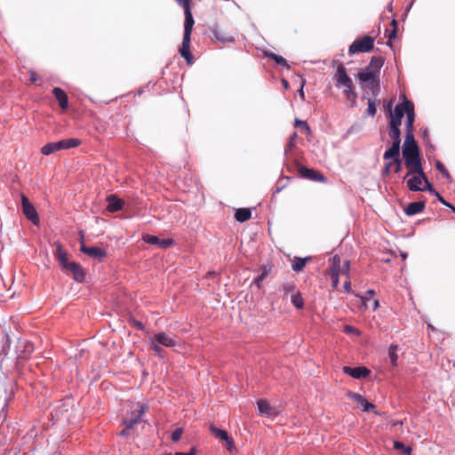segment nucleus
Segmentation results:
<instances>
[{"label":"nucleus","instance_id":"f257e3e1","mask_svg":"<svg viewBox=\"0 0 455 455\" xmlns=\"http://www.w3.org/2000/svg\"><path fill=\"white\" fill-rule=\"evenodd\" d=\"M406 168L408 169V172L404 175L403 180H406V185L409 190L412 192L424 191V188H422L420 185L424 182L427 175L422 164Z\"/></svg>","mask_w":455,"mask_h":455},{"label":"nucleus","instance_id":"f03ea898","mask_svg":"<svg viewBox=\"0 0 455 455\" xmlns=\"http://www.w3.org/2000/svg\"><path fill=\"white\" fill-rule=\"evenodd\" d=\"M80 144H81V141L78 139H75V138L61 140L60 141L50 142V143L45 144L41 148V153L44 156H49L57 151H60V150L76 148Z\"/></svg>","mask_w":455,"mask_h":455},{"label":"nucleus","instance_id":"7ed1b4c3","mask_svg":"<svg viewBox=\"0 0 455 455\" xmlns=\"http://www.w3.org/2000/svg\"><path fill=\"white\" fill-rule=\"evenodd\" d=\"M146 409L147 406L140 403L132 404L131 411H128V416L123 419V425L126 427V428H132L134 425L140 421Z\"/></svg>","mask_w":455,"mask_h":455},{"label":"nucleus","instance_id":"20e7f679","mask_svg":"<svg viewBox=\"0 0 455 455\" xmlns=\"http://www.w3.org/2000/svg\"><path fill=\"white\" fill-rule=\"evenodd\" d=\"M403 157L406 167L422 164L418 144L403 146Z\"/></svg>","mask_w":455,"mask_h":455},{"label":"nucleus","instance_id":"39448f33","mask_svg":"<svg viewBox=\"0 0 455 455\" xmlns=\"http://www.w3.org/2000/svg\"><path fill=\"white\" fill-rule=\"evenodd\" d=\"M374 47V37L364 36L356 39L348 48V53L353 55L358 52H369Z\"/></svg>","mask_w":455,"mask_h":455},{"label":"nucleus","instance_id":"423d86ee","mask_svg":"<svg viewBox=\"0 0 455 455\" xmlns=\"http://www.w3.org/2000/svg\"><path fill=\"white\" fill-rule=\"evenodd\" d=\"M388 135L392 140V146L385 151L384 160H389L392 156H397L400 153L401 132L400 129H388Z\"/></svg>","mask_w":455,"mask_h":455},{"label":"nucleus","instance_id":"0eeeda50","mask_svg":"<svg viewBox=\"0 0 455 455\" xmlns=\"http://www.w3.org/2000/svg\"><path fill=\"white\" fill-rule=\"evenodd\" d=\"M379 75L376 71L370 69L366 67L365 70L359 74V79L363 83H368L369 87L371 89L373 96L376 97L379 90Z\"/></svg>","mask_w":455,"mask_h":455},{"label":"nucleus","instance_id":"6e6552de","mask_svg":"<svg viewBox=\"0 0 455 455\" xmlns=\"http://www.w3.org/2000/svg\"><path fill=\"white\" fill-rule=\"evenodd\" d=\"M21 206L22 212L26 218L28 220H30L34 225H38L39 217L37 212L24 194H21Z\"/></svg>","mask_w":455,"mask_h":455},{"label":"nucleus","instance_id":"1a4fd4ad","mask_svg":"<svg viewBox=\"0 0 455 455\" xmlns=\"http://www.w3.org/2000/svg\"><path fill=\"white\" fill-rule=\"evenodd\" d=\"M343 372L355 379H361L368 377L371 373L370 370L366 367H343Z\"/></svg>","mask_w":455,"mask_h":455},{"label":"nucleus","instance_id":"9d476101","mask_svg":"<svg viewBox=\"0 0 455 455\" xmlns=\"http://www.w3.org/2000/svg\"><path fill=\"white\" fill-rule=\"evenodd\" d=\"M190 42L191 35H183L181 45L179 49V52L183 57L188 64L193 62V54L190 52Z\"/></svg>","mask_w":455,"mask_h":455},{"label":"nucleus","instance_id":"9b49d317","mask_svg":"<svg viewBox=\"0 0 455 455\" xmlns=\"http://www.w3.org/2000/svg\"><path fill=\"white\" fill-rule=\"evenodd\" d=\"M334 79L336 80V86L341 87L353 83L352 79L348 76L347 69L343 65L337 68Z\"/></svg>","mask_w":455,"mask_h":455},{"label":"nucleus","instance_id":"f8f14e48","mask_svg":"<svg viewBox=\"0 0 455 455\" xmlns=\"http://www.w3.org/2000/svg\"><path fill=\"white\" fill-rule=\"evenodd\" d=\"M152 339L165 347H175L177 345L175 339L164 331L156 333Z\"/></svg>","mask_w":455,"mask_h":455},{"label":"nucleus","instance_id":"ddd939ff","mask_svg":"<svg viewBox=\"0 0 455 455\" xmlns=\"http://www.w3.org/2000/svg\"><path fill=\"white\" fill-rule=\"evenodd\" d=\"M80 250L82 252L85 253L86 255L90 256L91 258L96 259L99 260H101L107 255L106 251H104L103 249H101L100 247H96V246L88 247L84 243H82Z\"/></svg>","mask_w":455,"mask_h":455},{"label":"nucleus","instance_id":"4468645a","mask_svg":"<svg viewBox=\"0 0 455 455\" xmlns=\"http://www.w3.org/2000/svg\"><path fill=\"white\" fill-rule=\"evenodd\" d=\"M65 269L70 271L76 282L83 283L84 281L85 272L79 263L72 261Z\"/></svg>","mask_w":455,"mask_h":455},{"label":"nucleus","instance_id":"2eb2a0df","mask_svg":"<svg viewBox=\"0 0 455 455\" xmlns=\"http://www.w3.org/2000/svg\"><path fill=\"white\" fill-rule=\"evenodd\" d=\"M106 201L108 203L107 210L112 213L121 211L124 205V201L116 195L108 196Z\"/></svg>","mask_w":455,"mask_h":455},{"label":"nucleus","instance_id":"dca6fc26","mask_svg":"<svg viewBox=\"0 0 455 455\" xmlns=\"http://www.w3.org/2000/svg\"><path fill=\"white\" fill-rule=\"evenodd\" d=\"M331 265L328 269L329 275H339L344 274V265L341 266V259L338 254H335L330 259Z\"/></svg>","mask_w":455,"mask_h":455},{"label":"nucleus","instance_id":"f3484780","mask_svg":"<svg viewBox=\"0 0 455 455\" xmlns=\"http://www.w3.org/2000/svg\"><path fill=\"white\" fill-rule=\"evenodd\" d=\"M403 102L401 104H397L395 108V111L390 112V114H389L390 116H395V117L403 118L404 114L407 115V111H408L410 106L412 108H414V104L411 101L407 100L405 95H403Z\"/></svg>","mask_w":455,"mask_h":455},{"label":"nucleus","instance_id":"a211bd4d","mask_svg":"<svg viewBox=\"0 0 455 455\" xmlns=\"http://www.w3.org/2000/svg\"><path fill=\"white\" fill-rule=\"evenodd\" d=\"M299 172L302 177L307 178L311 180H314V181L324 182L326 180V178L321 172H316L313 169H309L307 167H301L299 169Z\"/></svg>","mask_w":455,"mask_h":455},{"label":"nucleus","instance_id":"6ab92c4d","mask_svg":"<svg viewBox=\"0 0 455 455\" xmlns=\"http://www.w3.org/2000/svg\"><path fill=\"white\" fill-rule=\"evenodd\" d=\"M259 412L266 417H275L277 416V411L270 406V404L265 400H259L257 403Z\"/></svg>","mask_w":455,"mask_h":455},{"label":"nucleus","instance_id":"aec40b11","mask_svg":"<svg viewBox=\"0 0 455 455\" xmlns=\"http://www.w3.org/2000/svg\"><path fill=\"white\" fill-rule=\"evenodd\" d=\"M192 5L187 7L184 10L185 20H184V34L183 35H191L193 30V26L195 24V20L192 15Z\"/></svg>","mask_w":455,"mask_h":455},{"label":"nucleus","instance_id":"412c9836","mask_svg":"<svg viewBox=\"0 0 455 455\" xmlns=\"http://www.w3.org/2000/svg\"><path fill=\"white\" fill-rule=\"evenodd\" d=\"M55 257L60 262V266L63 269H65L68 264H70L72 261L68 260V253L63 249L62 245L60 243H58L56 246V251H55Z\"/></svg>","mask_w":455,"mask_h":455},{"label":"nucleus","instance_id":"4be33fe9","mask_svg":"<svg viewBox=\"0 0 455 455\" xmlns=\"http://www.w3.org/2000/svg\"><path fill=\"white\" fill-rule=\"evenodd\" d=\"M52 93L58 100L60 107L62 109H67L68 107V98L67 93L61 88L59 87L53 88Z\"/></svg>","mask_w":455,"mask_h":455},{"label":"nucleus","instance_id":"5701e85b","mask_svg":"<svg viewBox=\"0 0 455 455\" xmlns=\"http://www.w3.org/2000/svg\"><path fill=\"white\" fill-rule=\"evenodd\" d=\"M425 205L423 201L410 203L404 209V212L407 216L416 215L424 210Z\"/></svg>","mask_w":455,"mask_h":455},{"label":"nucleus","instance_id":"b1692460","mask_svg":"<svg viewBox=\"0 0 455 455\" xmlns=\"http://www.w3.org/2000/svg\"><path fill=\"white\" fill-rule=\"evenodd\" d=\"M272 267V264L262 265L260 267V274L254 279L253 284H255L258 288H260L262 281L269 275Z\"/></svg>","mask_w":455,"mask_h":455},{"label":"nucleus","instance_id":"393cba45","mask_svg":"<svg viewBox=\"0 0 455 455\" xmlns=\"http://www.w3.org/2000/svg\"><path fill=\"white\" fill-rule=\"evenodd\" d=\"M251 217V212L248 208H239L235 213V218L239 222H244L250 220Z\"/></svg>","mask_w":455,"mask_h":455},{"label":"nucleus","instance_id":"a878e982","mask_svg":"<svg viewBox=\"0 0 455 455\" xmlns=\"http://www.w3.org/2000/svg\"><path fill=\"white\" fill-rule=\"evenodd\" d=\"M310 257H305V258H298L295 257L291 263V268L294 272H299L301 271L306 263L310 259Z\"/></svg>","mask_w":455,"mask_h":455},{"label":"nucleus","instance_id":"bb28decb","mask_svg":"<svg viewBox=\"0 0 455 455\" xmlns=\"http://www.w3.org/2000/svg\"><path fill=\"white\" fill-rule=\"evenodd\" d=\"M343 93L345 98L352 102V106L355 104L356 93L354 91L353 83L351 84L344 85Z\"/></svg>","mask_w":455,"mask_h":455},{"label":"nucleus","instance_id":"cd10ccee","mask_svg":"<svg viewBox=\"0 0 455 455\" xmlns=\"http://www.w3.org/2000/svg\"><path fill=\"white\" fill-rule=\"evenodd\" d=\"M265 55L268 59L274 60L276 64L282 66L283 68H285L287 69L290 68V66H289L286 59H284L283 56L277 55L274 52H266Z\"/></svg>","mask_w":455,"mask_h":455},{"label":"nucleus","instance_id":"c85d7f7f","mask_svg":"<svg viewBox=\"0 0 455 455\" xmlns=\"http://www.w3.org/2000/svg\"><path fill=\"white\" fill-rule=\"evenodd\" d=\"M414 121H415L414 108H412L410 106L409 109L407 111V115H406V123H405L406 132H408V131L413 132L414 131V128H413Z\"/></svg>","mask_w":455,"mask_h":455},{"label":"nucleus","instance_id":"c756f323","mask_svg":"<svg viewBox=\"0 0 455 455\" xmlns=\"http://www.w3.org/2000/svg\"><path fill=\"white\" fill-rule=\"evenodd\" d=\"M349 260L344 261V275H347V280L345 281L343 284L344 291L347 293H349L351 291V282H350V269H349Z\"/></svg>","mask_w":455,"mask_h":455},{"label":"nucleus","instance_id":"7c9ffc66","mask_svg":"<svg viewBox=\"0 0 455 455\" xmlns=\"http://www.w3.org/2000/svg\"><path fill=\"white\" fill-rule=\"evenodd\" d=\"M383 64L384 60L381 57H372L367 67L370 69L376 71V73L379 75Z\"/></svg>","mask_w":455,"mask_h":455},{"label":"nucleus","instance_id":"2f4dec72","mask_svg":"<svg viewBox=\"0 0 455 455\" xmlns=\"http://www.w3.org/2000/svg\"><path fill=\"white\" fill-rule=\"evenodd\" d=\"M397 351H398V346L395 344H391L388 348V357H389L391 365L393 367L397 366V362H398Z\"/></svg>","mask_w":455,"mask_h":455},{"label":"nucleus","instance_id":"473e14b6","mask_svg":"<svg viewBox=\"0 0 455 455\" xmlns=\"http://www.w3.org/2000/svg\"><path fill=\"white\" fill-rule=\"evenodd\" d=\"M210 429H211V432L214 435V436L217 439L223 440V441L228 439V434L226 430L220 429V428L214 427L213 425H211Z\"/></svg>","mask_w":455,"mask_h":455},{"label":"nucleus","instance_id":"72a5a7b5","mask_svg":"<svg viewBox=\"0 0 455 455\" xmlns=\"http://www.w3.org/2000/svg\"><path fill=\"white\" fill-rule=\"evenodd\" d=\"M298 134L297 132H293L292 134L289 137L287 145L284 149V153L287 154L289 151H291L296 145Z\"/></svg>","mask_w":455,"mask_h":455},{"label":"nucleus","instance_id":"f704fd0d","mask_svg":"<svg viewBox=\"0 0 455 455\" xmlns=\"http://www.w3.org/2000/svg\"><path fill=\"white\" fill-rule=\"evenodd\" d=\"M394 448L395 450L401 451L403 453L406 455H411V448L409 446H406L403 443L400 441H395L394 442Z\"/></svg>","mask_w":455,"mask_h":455},{"label":"nucleus","instance_id":"c9c22d12","mask_svg":"<svg viewBox=\"0 0 455 455\" xmlns=\"http://www.w3.org/2000/svg\"><path fill=\"white\" fill-rule=\"evenodd\" d=\"M435 168L436 170H438L443 175V177L448 180V181H451V174L449 173L448 170L445 168V166L443 165V164H442L440 161H436L435 163Z\"/></svg>","mask_w":455,"mask_h":455},{"label":"nucleus","instance_id":"e433bc0d","mask_svg":"<svg viewBox=\"0 0 455 455\" xmlns=\"http://www.w3.org/2000/svg\"><path fill=\"white\" fill-rule=\"evenodd\" d=\"M291 303L297 308H302L304 307V300L299 293L291 296Z\"/></svg>","mask_w":455,"mask_h":455},{"label":"nucleus","instance_id":"4c0bfd02","mask_svg":"<svg viewBox=\"0 0 455 455\" xmlns=\"http://www.w3.org/2000/svg\"><path fill=\"white\" fill-rule=\"evenodd\" d=\"M214 36L220 42H235V38L231 36H224L220 31H213Z\"/></svg>","mask_w":455,"mask_h":455},{"label":"nucleus","instance_id":"58836bf2","mask_svg":"<svg viewBox=\"0 0 455 455\" xmlns=\"http://www.w3.org/2000/svg\"><path fill=\"white\" fill-rule=\"evenodd\" d=\"M402 118L390 116L388 129H400Z\"/></svg>","mask_w":455,"mask_h":455},{"label":"nucleus","instance_id":"ea45409f","mask_svg":"<svg viewBox=\"0 0 455 455\" xmlns=\"http://www.w3.org/2000/svg\"><path fill=\"white\" fill-rule=\"evenodd\" d=\"M390 159H392L393 164H395L394 172L395 173H398L402 170V160L400 159V153L397 156H392Z\"/></svg>","mask_w":455,"mask_h":455},{"label":"nucleus","instance_id":"a19ab883","mask_svg":"<svg viewBox=\"0 0 455 455\" xmlns=\"http://www.w3.org/2000/svg\"><path fill=\"white\" fill-rule=\"evenodd\" d=\"M413 144H417V142H416V140L414 139L413 132L408 131L405 133V139H404L403 146L413 145Z\"/></svg>","mask_w":455,"mask_h":455},{"label":"nucleus","instance_id":"79ce46f5","mask_svg":"<svg viewBox=\"0 0 455 455\" xmlns=\"http://www.w3.org/2000/svg\"><path fill=\"white\" fill-rule=\"evenodd\" d=\"M347 396L349 398H351L353 401L362 404L363 402H365V399L363 397V395H361L360 394L358 393H355V392H348L347 393Z\"/></svg>","mask_w":455,"mask_h":455},{"label":"nucleus","instance_id":"37998d69","mask_svg":"<svg viewBox=\"0 0 455 455\" xmlns=\"http://www.w3.org/2000/svg\"><path fill=\"white\" fill-rule=\"evenodd\" d=\"M377 112L375 100L372 99H368V108H367V113L370 116H375Z\"/></svg>","mask_w":455,"mask_h":455},{"label":"nucleus","instance_id":"c03bdc74","mask_svg":"<svg viewBox=\"0 0 455 455\" xmlns=\"http://www.w3.org/2000/svg\"><path fill=\"white\" fill-rule=\"evenodd\" d=\"M375 294V291L369 289L366 291V295L360 296L362 303L366 307L367 302L370 300V299Z\"/></svg>","mask_w":455,"mask_h":455},{"label":"nucleus","instance_id":"a18cd8bd","mask_svg":"<svg viewBox=\"0 0 455 455\" xmlns=\"http://www.w3.org/2000/svg\"><path fill=\"white\" fill-rule=\"evenodd\" d=\"M183 434V428L181 427H179V428H176L172 433V440L173 442H178L180 441V439L181 438V435Z\"/></svg>","mask_w":455,"mask_h":455},{"label":"nucleus","instance_id":"49530a36","mask_svg":"<svg viewBox=\"0 0 455 455\" xmlns=\"http://www.w3.org/2000/svg\"><path fill=\"white\" fill-rule=\"evenodd\" d=\"M143 239L146 243L149 244H158V242H160V238L151 235H147Z\"/></svg>","mask_w":455,"mask_h":455},{"label":"nucleus","instance_id":"de8ad7c7","mask_svg":"<svg viewBox=\"0 0 455 455\" xmlns=\"http://www.w3.org/2000/svg\"><path fill=\"white\" fill-rule=\"evenodd\" d=\"M344 332L347 334H356V335L360 334V331L352 325H345Z\"/></svg>","mask_w":455,"mask_h":455},{"label":"nucleus","instance_id":"09e8293b","mask_svg":"<svg viewBox=\"0 0 455 455\" xmlns=\"http://www.w3.org/2000/svg\"><path fill=\"white\" fill-rule=\"evenodd\" d=\"M424 184H425V187L423 188L424 191L427 190V191H429L432 194L438 195V193L434 188L433 185L429 182L427 177H426V179L424 180Z\"/></svg>","mask_w":455,"mask_h":455},{"label":"nucleus","instance_id":"8fccbe9b","mask_svg":"<svg viewBox=\"0 0 455 455\" xmlns=\"http://www.w3.org/2000/svg\"><path fill=\"white\" fill-rule=\"evenodd\" d=\"M151 345H152V348L154 350V352L159 355L160 357H162V352H163V349L161 348V345H159L158 343H156L155 340H151Z\"/></svg>","mask_w":455,"mask_h":455},{"label":"nucleus","instance_id":"3c124183","mask_svg":"<svg viewBox=\"0 0 455 455\" xmlns=\"http://www.w3.org/2000/svg\"><path fill=\"white\" fill-rule=\"evenodd\" d=\"M172 243V239H160V242H158V245L164 249L170 247Z\"/></svg>","mask_w":455,"mask_h":455},{"label":"nucleus","instance_id":"603ef678","mask_svg":"<svg viewBox=\"0 0 455 455\" xmlns=\"http://www.w3.org/2000/svg\"><path fill=\"white\" fill-rule=\"evenodd\" d=\"M392 165H393L392 161H389L385 164V166L382 170V176H384V177L389 176Z\"/></svg>","mask_w":455,"mask_h":455},{"label":"nucleus","instance_id":"864d4df0","mask_svg":"<svg viewBox=\"0 0 455 455\" xmlns=\"http://www.w3.org/2000/svg\"><path fill=\"white\" fill-rule=\"evenodd\" d=\"M225 442H226V448L228 451H232L233 450L235 449V443L229 435L228 436V439L225 440Z\"/></svg>","mask_w":455,"mask_h":455},{"label":"nucleus","instance_id":"5fc2aeb1","mask_svg":"<svg viewBox=\"0 0 455 455\" xmlns=\"http://www.w3.org/2000/svg\"><path fill=\"white\" fill-rule=\"evenodd\" d=\"M295 126H298V127L305 126L306 127V132H310V127L308 126V124L305 121H302V120H299V119H295Z\"/></svg>","mask_w":455,"mask_h":455},{"label":"nucleus","instance_id":"6e6d98bb","mask_svg":"<svg viewBox=\"0 0 455 455\" xmlns=\"http://www.w3.org/2000/svg\"><path fill=\"white\" fill-rule=\"evenodd\" d=\"M183 9L192 5V0H175Z\"/></svg>","mask_w":455,"mask_h":455},{"label":"nucleus","instance_id":"4d7b16f0","mask_svg":"<svg viewBox=\"0 0 455 455\" xmlns=\"http://www.w3.org/2000/svg\"><path fill=\"white\" fill-rule=\"evenodd\" d=\"M391 24L393 25V29L390 31V34L388 36L389 39H392V38H395V36H396V26H397V21L395 20H393Z\"/></svg>","mask_w":455,"mask_h":455},{"label":"nucleus","instance_id":"13d9d810","mask_svg":"<svg viewBox=\"0 0 455 455\" xmlns=\"http://www.w3.org/2000/svg\"><path fill=\"white\" fill-rule=\"evenodd\" d=\"M331 279V286L333 289H337L339 283V275H330Z\"/></svg>","mask_w":455,"mask_h":455},{"label":"nucleus","instance_id":"bf43d9fd","mask_svg":"<svg viewBox=\"0 0 455 455\" xmlns=\"http://www.w3.org/2000/svg\"><path fill=\"white\" fill-rule=\"evenodd\" d=\"M363 407V411H369L370 410L373 409L375 406L373 403L368 402L365 400V402H363L362 403Z\"/></svg>","mask_w":455,"mask_h":455},{"label":"nucleus","instance_id":"052dcab7","mask_svg":"<svg viewBox=\"0 0 455 455\" xmlns=\"http://www.w3.org/2000/svg\"><path fill=\"white\" fill-rule=\"evenodd\" d=\"M283 290L284 291V294L287 295L291 291L293 290V285L292 284H284L283 286Z\"/></svg>","mask_w":455,"mask_h":455},{"label":"nucleus","instance_id":"680f3d73","mask_svg":"<svg viewBox=\"0 0 455 455\" xmlns=\"http://www.w3.org/2000/svg\"><path fill=\"white\" fill-rule=\"evenodd\" d=\"M174 455H196L195 448H192L188 452H175Z\"/></svg>","mask_w":455,"mask_h":455},{"label":"nucleus","instance_id":"e2e57ef3","mask_svg":"<svg viewBox=\"0 0 455 455\" xmlns=\"http://www.w3.org/2000/svg\"><path fill=\"white\" fill-rule=\"evenodd\" d=\"M436 196H437L438 200L440 201L441 204H443L445 206H446V204H449V203L446 202L442 196H440L439 194L436 195Z\"/></svg>","mask_w":455,"mask_h":455},{"label":"nucleus","instance_id":"0e129e2a","mask_svg":"<svg viewBox=\"0 0 455 455\" xmlns=\"http://www.w3.org/2000/svg\"><path fill=\"white\" fill-rule=\"evenodd\" d=\"M132 428H126V427H124V429H123L120 433L121 435H129V431L131 430Z\"/></svg>","mask_w":455,"mask_h":455},{"label":"nucleus","instance_id":"69168bd1","mask_svg":"<svg viewBox=\"0 0 455 455\" xmlns=\"http://www.w3.org/2000/svg\"><path fill=\"white\" fill-rule=\"evenodd\" d=\"M26 351H27L28 354H30V353L33 351V346H32V344L28 343V344L26 345Z\"/></svg>","mask_w":455,"mask_h":455},{"label":"nucleus","instance_id":"338daca9","mask_svg":"<svg viewBox=\"0 0 455 455\" xmlns=\"http://www.w3.org/2000/svg\"><path fill=\"white\" fill-rule=\"evenodd\" d=\"M37 80V76L35 72H31L30 73V81L31 82H36Z\"/></svg>","mask_w":455,"mask_h":455},{"label":"nucleus","instance_id":"774afa93","mask_svg":"<svg viewBox=\"0 0 455 455\" xmlns=\"http://www.w3.org/2000/svg\"><path fill=\"white\" fill-rule=\"evenodd\" d=\"M379 300H378V299H375V300L373 301V307H372V309H373V310H376V309L379 307Z\"/></svg>","mask_w":455,"mask_h":455}]
</instances>
